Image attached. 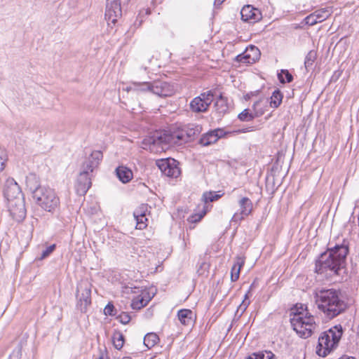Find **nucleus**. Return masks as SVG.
Returning a JSON list of instances; mask_svg holds the SVG:
<instances>
[{"label":"nucleus","mask_w":359,"mask_h":359,"mask_svg":"<svg viewBox=\"0 0 359 359\" xmlns=\"http://www.w3.org/2000/svg\"><path fill=\"white\" fill-rule=\"evenodd\" d=\"M348 253V245L345 241L340 245L329 247L316 260L315 271L318 273L330 272L338 274L339 271L344 267Z\"/></svg>","instance_id":"f257e3e1"},{"label":"nucleus","mask_w":359,"mask_h":359,"mask_svg":"<svg viewBox=\"0 0 359 359\" xmlns=\"http://www.w3.org/2000/svg\"><path fill=\"white\" fill-rule=\"evenodd\" d=\"M313 297L317 308L328 319L335 318L346 309V303L339 290L321 289L315 291Z\"/></svg>","instance_id":"f03ea898"},{"label":"nucleus","mask_w":359,"mask_h":359,"mask_svg":"<svg viewBox=\"0 0 359 359\" xmlns=\"http://www.w3.org/2000/svg\"><path fill=\"white\" fill-rule=\"evenodd\" d=\"M201 132V127L194 124L184 125L177 128L170 134L163 133V135L153 136L149 141L151 147L161 146L162 150L164 149V145L169 144H182L187 142L194 139Z\"/></svg>","instance_id":"7ed1b4c3"},{"label":"nucleus","mask_w":359,"mask_h":359,"mask_svg":"<svg viewBox=\"0 0 359 359\" xmlns=\"http://www.w3.org/2000/svg\"><path fill=\"white\" fill-rule=\"evenodd\" d=\"M123 90L137 97L146 93H151L159 97H168L174 93L173 86L160 79L151 82L132 81L123 88Z\"/></svg>","instance_id":"20e7f679"},{"label":"nucleus","mask_w":359,"mask_h":359,"mask_svg":"<svg viewBox=\"0 0 359 359\" xmlns=\"http://www.w3.org/2000/svg\"><path fill=\"white\" fill-rule=\"evenodd\" d=\"M103 157L100 151H93L87 160L82 165V170L79 173L75 189L78 195L84 196L91 187L90 173L96 168Z\"/></svg>","instance_id":"39448f33"},{"label":"nucleus","mask_w":359,"mask_h":359,"mask_svg":"<svg viewBox=\"0 0 359 359\" xmlns=\"http://www.w3.org/2000/svg\"><path fill=\"white\" fill-rule=\"evenodd\" d=\"M301 309L302 311H299L298 309H292L290 323L297 334L301 337L307 338L316 329L317 325L313 316L302 307Z\"/></svg>","instance_id":"423d86ee"},{"label":"nucleus","mask_w":359,"mask_h":359,"mask_svg":"<svg viewBox=\"0 0 359 359\" xmlns=\"http://www.w3.org/2000/svg\"><path fill=\"white\" fill-rule=\"evenodd\" d=\"M343 334L341 325H335L323 332L318 338L316 353L321 357L327 356L338 344Z\"/></svg>","instance_id":"0eeeda50"},{"label":"nucleus","mask_w":359,"mask_h":359,"mask_svg":"<svg viewBox=\"0 0 359 359\" xmlns=\"http://www.w3.org/2000/svg\"><path fill=\"white\" fill-rule=\"evenodd\" d=\"M32 194L37 203L46 211H53L60 204L59 198L50 188L39 186L34 189Z\"/></svg>","instance_id":"6e6552de"},{"label":"nucleus","mask_w":359,"mask_h":359,"mask_svg":"<svg viewBox=\"0 0 359 359\" xmlns=\"http://www.w3.org/2000/svg\"><path fill=\"white\" fill-rule=\"evenodd\" d=\"M91 288L92 284L88 279L81 280L77 285L76 307L82 313L86 312L88 307L91 304Z\"/></svg>","instance_id":"1a4fd4ad"},{"label":"nucleus","mask_w":359,"mask_h":359,"mask_svg":"<svg viewBox=\"0 0 359 359\" xmlns=\"http://www.w3.org/2000/svg\"><path fill=\"white\" fill-rule=\"evenodd\" d=\"M214 99V95L211 91L200 94L194 97L190 102V109L193 112H205Z\"/></svg>","instance_id":"9d476101"},{"label":"nucleus","mask_w":359,"mask_h":359,"mask_svg":"<svg viewBox=\"0 0 359 359\" xmlns=\"http://www.w3.org/2000/svg\"><path fill=\"white\" fill-rule=\"evenodd\" d=\"M161 172L167 177L176 178L180 175L178 162L173 158H163L156 161Z\"/></svg>","instance_id":"9b49d317"},{"label":"nucleus","mask_w":359,"mask_h":359,"mask_svg":"<svg viewBox=\"0 0 359 359\" xmlns=\"http://www.w3.org/2000/svg\"><path fill=\"white\" fill-rule=\"evenodd\" d=\"M7 201L8 210L13 218L18 222L22 221L26 216L24 197Z\"/></svg>","instance_id":"f8f14e48"},{"label":"nucleus","mask_w":359,"mask_h":359,"mask_svg":"<svg viewBox=\"0 0 359 359\" xmlns=\"http://www.w3.org/2000/svg\"><path fill=\"white\" fill-rule=\"evenodd\" d=\"M239 210L235 212L231 218V221L239 222L249 216L253 210V203L248 197H242L238 201Z\"/></svg>","instance_id":"ddd939ff"},{"label":"nucleus","mask_w":359,"mask_h":359,"mask_svg":"<svg viewBox=\"0 0 359 359\" xmlns=\"http://www.w3.org/2000/svg\"><path fill=\"white\" fill-rule=\"evenodd\" d=\"M4 196L7 201L23 197L21 189L13 178H8L4 187Z\"/></svg>","instance_id":"4468645a"},{"label":"nucleus","mask_w":359,"mask_h":359,"mask_svg":"<svg viewBox=\"0 0 359 359\" xmlns=\"http://www.w3.org/2000/svg\"><path fill=\"white\" fill-rule=\"evenodd\" d=\"M122 15L121 2L114 0L107 4L104 18L109 22H117Z\"/></svg>","instance_id":"2eb2a0df"},{"label":"nucleus","mask_w":359,"mask_h":359,"mask_svg":"<svg viewBox=\"0 0 359 359\" xmlns=\"http://www.w3.org/2000/svg\"><path fill=\"white\" fill-rule=\"evenodd\" d=\"M260 51L255 46L247 47L245 50L236 57V61L245 64H253L259 58Z\"/></svg>","instance_id":"dca6fc26"},{"label":"nucleus","mask_w":359,"mask_h":359,"mask_svg":"<svg viewBox=\"0 0 359 359\" xmlns=\"http://www.w3.org/2000/svg\"><path fill=\"white\" fill-rule=\"evenodd\" d=\"M241 15L242 20L250 22H258L262 18L261 11L252 5L244 6L241 11Z\"/></svg>","instance_id":"f3484780"},{"label":"nucleus","mask_w":359,"mask_h":359,"mask_svg":"<svg viewBox=\"0 0 359 359\" xmlns=\"http://www.w3.org/2000/svg\"><path fill=\"white\" fill-rule=\"evenodd\" d=\"M147 211V205L142 204L136 208L133 212L134 218L136 221V229H144L147 227V218L146 212Z\"/></svg>","instance_id":"a211bd4d"},{"label":"nucleus","mask_w":359,"mask_h":359,"mask_svg":"<svg viewBox=\"0 0 359 359\" xmlns=\"http://www.w3.org/2000/svg\"><path fill=\"white\" fill-rule=\"evenodd\" d=\"M261 100L255 102L252 106L254 113H250L248 109H244L242 112H241L238 118L241 121H250L253 120L255 117H259L264 114V110L262 109H257V106L261 104Z\"/></svg>","instance_id":"6ab92c4d"},{"label":"nucleus","mask_w":359,"mask_h":359,"mask_svg":"<svg viewBox=\"0 0 359 359\" xmlns=\"http://www.w3.org/2000/svg\"><path fill=\"white\" fill-rule=\"evenodd\" d=\"M224 135L222 129H216L204 134L200 139V143L203 146H208L215 143L220 137Z\"/></svg>","instance_id":"aec40b11"},{"label":"nucleus","mask_w":359,"mask_h":359,"mask_svg":"<svg viewBox=\"0 0 359 359\" xmlns=\"http://www.w3.org/2000/svg\"><path fill=\"white\" fill-rule=\"evenodd\" d=\"M331 15L330 9H319L305 18V22H323Z\"/></svg>","instance_id":"412c9836"},{"label":"nucleus","mask_w":359,"mask_h":359,"mask_svg":"<svg viewBox=\"0 0 359 359\" xmlns=\"http://www.w3.org/2000/svg\"><path fill=\"white\" fill-rule=\"evenodd\" d=\"M177 318L182 325L190 326L194 323V313L190 309H181L177 312Z\"/></svg>","instance_id":"4be33fe9"},{"label":"nucleus","mask_w":359,"mask_h":359,"mask_svg":"<svg viewBox=\"0 0 359 359\" xmlns=\"http://www.w3.org/2000/svg\"><path fill=\"white\" fill-rule=\"evenodd\" d=\"M116 176L123 183L129 182L133 178V172L125 166H118L116 169Z\"/></svg>","instance_id":"5701e85b"},{"label":"nucleus","mask_w":359,"mask_h":359,"mask_svg":"<svg viewBox=\"0 0 359 359\" xmlns=\"http://www.w3.org/2000/svg\"><path fill=\"white\" fill-rule=\"evenodd\" d=\"M244 264V260L241 257H236L234 264L231 267V281H236L240 275V271L243 265Z\"/></svg>","instance_id":"b1692460"},{"label":"nucleus","mask_w":359,"mask_h":359,"mask_svg":"<svg viewBox=\"0 0 359 359\" xmlns=\"http://www.w3.org/2000/svg\"><path fill=\"white\" fill-rule=\"evenodd\" d=\"M112 341L114 347L120 350L124 344V336L119 330H115L112 335Z\"/></svg>","instance_id":"393cba45"},{"label":"nucleus","mask_w":359,"mask_h":359,"mask_svg":"<svg viewBox=\"0 0 359 359\" xmlns=\"http://www.w3.org/2000/svg\"><path fill=\"white\" fill-rule=\"evenodd\" d=\"M215 108L216 111L219 114H223L227 111L228 105L226 100L222 95H220L216 100L215 103Z\"/></svg>","instance_id":"a878e982"},{"label":"nucleus","mask_w":359,"mask_h":359,"mask_svg":"<svg viewBox=\"0 0 359 359\" xmlns=\"http://www.w3.org/2000/svg\"><path fill=\"white\" fill-rule=\"evenodd\" d=\"M158 340L159 338L156 334L153 332L148 333L144 338V344L148 348H151L158 343Z\"/></svg>","instance_id":"bb28decb"},{"label":"nucleus","mask_w":359,"mask_h":359,"mask_svg":"<svg viewBox=\"0 0 359 359\" xmlns=\"http://www.w3.org/2000/svg\"><path fill=\"white\" fill-rule=\"evenodd\" d=\"M317 58V53L315 50H310L306 55L304 66L307 71H309Z\"/></svg>","instance_id":"cd10ccee"},{"label":"nucleus","mask_w":359,"mask_h":359,"mask_svg":"<svg viewBox=\"0 0 359 359\" xmlns=\"http://www.w3.org/2000/svg\"><path fill=\"white\" fill-rule=\"evenodd\" d=\"M283 97V94L279 90H276L273 91L271 97V107L273 108L278 107L282 102Z\"/></svg>","instance_id":"c85d7f7f"},{"label":"nucleus","mask_w":359,"mask_h":359,"mask_svg":"<svg viewBox=\"0 0 359 359\" xmlns=\"http://www.w3.org/2000/svg\"><path fill=\"white\" fill-rule=\"evenodd\" d=\"M149 301V299L138 296L133 300L131 306L134 309H140L141 308L147 306Z\"/></svg>","instance_id":"c756f323"},{"label":"nucleus","mask_w":359,"mask_h":359,"mask_svg":"<svg viewBox=\"0 0 359 359\" xmlns=\"http://www.w3.org/2000/svg\"><path fill=\"white\" fill-rule=\"evenodd\" d=\"M278 78L282 83H285V82L290 83L293 80L292 75L287 69H282L281 72L278 74Z\"/></svg>","instance_id":"7c9ffc66"},{"label":"nucleus","mask_w":359,"mask_h":359,"mask_svg":"<svg viewBox=\"0 0 359 359\" xmlns=\"http://www.w3.org/2000/svg\"><path fill=\"white\" fill-rule=\"evenodd\" d=\"M221 197V195L217 194L215 191L205 192L203 195V198L205 203L213 202L218 200Z\"/></svg>","instance_id":"2f4dec72"},{"label":"nucleus","mask_w":359,"mask_h":359,"mask_svg":"<svg viewBox=\"0 0 359 359\" xmlns=\"http://www.w3.org/2000/svg\"><path fill=\"white\" fill-rule=\"evenodd\" d=\"M249 304L250 301L248 300V295L245 294L244 299L237 309V313L240 312V316H241L245 311Z\"/></svg>","instance_id":"473e14b6"},{"label":"nucleus","mask_w":359,"mask_h":359,"mask_svg":"<svg viewBox=\"0 0 359 359\" xmlns=\"http://www.w3.org/2000/svg\"><path fill=\"white\" fill-rule=\"evenodd\" d=\"M55 248H56L55 244L50 245V246L46 248V249L43 250V252H41V255L40 257L39 258V259L42 260L45 258L48 257L55 250Z\"/></svg>","instance_id":"72a5a7b5"},{"label":"nucleus","mask_w":359,"mask_h":359,"mask_svg":"<svg viewBox=\"0 0 359 359\" xmlns=\"http://www.w3.org/2000/svg\"><path fill=\"white\" fill-rule=\"evenodd\" d=\"M205 210H203L200 213L193 214L189 217L188 220L192 223L198 222L201 221V219L205 216Z\"/></svg>","instance_id":"f704fd0d"},{"label":"nucleus","mask_w":359,"mask_h":359,"mask_svg":"<svg viewBox=\"0 0 359 359\" xmlns=\"http://www.w3.org/2000/svg\"><path fill=\"white\" fill-rule=\"evenodd\" d=\"M115 311V307L114 304L111 302H109L104 309V313L106 316H114L116 314Z\"/></svg>","instance_id":"c9c22d12"},{"label":"nucleus","mask_w":359,"mask_h":359,"mask_svg":"<svg viewBox=\"0 0 359 359\" xmlns=\"http://www.w3.org/2000/svg\"><path fill=\"white\" fill-rule=\"evenodd\" d=\"M117 319L123 325L128 324L130 320V316L125 312H122L118 316Z\"/></svg>","instance_id":"e433bc0d"},{"label":"nucleus","mask_w":359,"mask_h":359,"mask_svg":"<svg viewBox=\"0 0 359 359\" xmlns=\"http://www.w3.org/2000/svg\"><path fill=\"white\" fill-rule=\"evenodd\" d=\"M6 161V154L4 151H0V172H1L4 169Z\"/></svg>","instance_id":"4c0bfd02"},{"label":"nucleus","mask_w":359,"mask_h":359,"mask_svg":"<svg viewBox=\"0 0 359 359\" xmlns=\"http://www.w3.org/2000/svg\"><path fill=\"white\" fill-rule=\"evenodd\" d=\"M262 359H278L273 353L270 351H264Z\"/></svg>","instance_id":"58836bf2"},{"label":"nucleus","mask_w":359,"mask_h":359,"mask_svg":"<svg viewBox=\"0 0 359 359\" xmlns=\"http://www.w3.org/2000/svg\"><path fill=\"white\" fill-rule=\"evenodd\" d=\"M264 351L253 353L246 359H262Z\"/></svg>","instance_id":"ea45409f"},{"label":"nucleus","mask_w":359,"mask_h":359,"mask_svg":"<svg viewBox=\"0 0 359 359\" xmlns=\"http://www.w3.org/2000/svg\"><path fill=\"white\" fill-rule=\"evenodd\" d=\"M20 351H18L16 352H13L11 356H10V358L9 359H20Z\"/></svg>","instance_id":"a19ab883"},{"label":"nucleus","mask_w":359,"mask_h":359,"mask_svg":"<svg viewBox=\"0 0 359 359\" xmlns=\"http://www.w3.org/2000/svg\"><path fill=\"white\" fill-rule=\"evenodd\" d=\"M225 0H215V6H219Z\"/></svg>","instance_id":"79ce46f5"},{"label":"nucleus","mask_w":359,"mask_h":359,"mask_svg":"<svg viewBox=\"0 0 359 359\" xmlns=\"http://www.w3.org/2000/svg\"><path fill=\"white\" fill-rule=\"evenodd\" d=\"M339 359H355V358L353 357H348V356L344 355V356L341 357Z\"/></svg>","instance_id":"37998d69"},{"label":"nucleus","mask_w":359,"mask_h":359,"mask_svg":"<svg viewBox=\"0 0 359 359\" xmlns=\"http://www.w3.org/2000/svg\"><path fill=\"white\" fill-rule=\"evenodd\" d=\"M261 101L263 102L262 100H261ZM261 103H262V102H261ZM261 105H262V104H260L259 106H257V109H262V110H264Z\"/></svg>","instance_id":"c03bdc74"},{"label":"nucleus","mask_w":359,"mask_h":359,"mask_svg":"<svg viewBox=\"0 0 359 359\" xmlns=\"http://www.w3.org/2000/svg\"><path fill=\"white\" fill-rule=\"evenodd\" d=\"M122 359H133V358H130V357H124V358H123Z\"/></svg>","instance_id":"a18cd8bd"},{"label":"nucleus","mask_w":359,"mask_h":359,"mask_svg":"<svg viewBox=\"0 0 359 359\" xmlns=\"http://www.w3.org/2000/svg\"><path fill=\"white\" fill-rule=\"evenodd\" d=\"M150 13V11H149L148 10L146 11V14H149Z\"/></svg>","instance_id":"49530a36"},{"label":"nucleus","mask_w":359,"mask_h":359,"mask_svg":"<svg viewBox=\"0 0 359 359\" xmlns=\"http://www.w3.org/2000/svg\"><path fill=\"white\" fill-rule=\"evenodd\" d=\"M100 359H103L102 358H100Z\"/></svg>","instance_id":"de8ad7c7"}]
</instances>
